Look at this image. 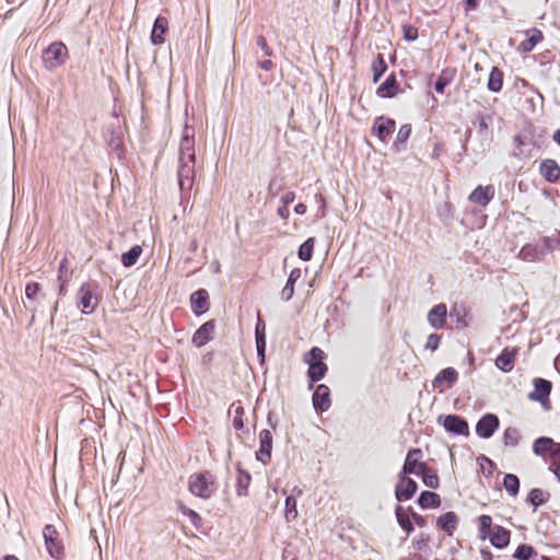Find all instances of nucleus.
Here are the masks:
<instances>
[{"label":"nucleus","mask_w":560,"mask_h":560,"mask_svg":"<svg viewBox=\"0 0 560 560\" xmlns=\"http://www.w3.org/2000/svg\"><path fill=\"white\" fill-rule=\"evenodd\" d=\"M188 489L191 494L198 498L209 499L217 491L218 487L210 471H200L190 475Z\"/></svg>","instance_id":"f257e3e1"},{"label":"nucleus","mask_w":560,"mask_h":560,"mask_svg":"<svg viewBox=\"0 0 560 560\" xmlns=\"http://www.w3.org/2000/svg\"><path fill=\"white\" fill-rule=\"evenodd\" d=\"M97 284L93 282H84L77 292V305L82 314H92L100 303L96 294Z\"/></svg>","instance_id":"f03ea898"},{"label":"nucleus","mask_w":560,"mask_h":560,"mask_svg":"<svg viewBox=\"0 0 560 560\" xmlns=\"http://www.w3.org/2000/svg\"><path fill=\"white\" fill-rule=\"evenodd\" d=\"M67 56V46L61 42H55L43 51V62L48 70H54L66 62Z\"/></svg>","instance_id":"7ed1b4c3"},{"label":"nucleus","mask_w":560,"mask_h":560,"mask_svg":"<svg viewBox=\"0 0 560 560\" xmlns=\"http://www.w3.org/2000/svg\"><path fill=\"white\" fill-rule=\"evenodd\" d=\"M178 159L189 162H196L195 129L194 127L187 124L184 126L182 131Z\"/></svg>","instance_id":"20e7f679"},{"label":"nucleus","mask_w":560,"mask_h":560,"mask_svg":"<svg viewBox=\"0 0 560 560\" xmlns=\"http://www.w3.org/2000/svg\"><path fill=\"white\" fill-rule=\"evenodd\" d=\"M43 536L47 552L55 559L60 560L63 558V546L58 540V532L52 525H46L43 529Z\"/></svg>","instance_id":"39448f33"},{"label":"nucleus","mask_w":560,"mask_h":560,"mask_svg":"<svg viewBox=\"0 0 560 560\" xmlns=\"http://www.w3.org/2000/svg\"><path fill=\"white\" fill-rule=\"evenodd\" d=\"M438 422L443 425L445 431L457 435H468V422L457 415L440 416Z\"/></svg>","instance_id":"423d86ee"},{"label":"nucleus","mask_w":560,"mask_h":560,"mask_svg":"<svg viewBox=\"0 0 560 560\" xmlns=\"http://www.w3.org/2000/svg\"><path fill=\"white\" fill-rule=\"evenodd\" d=\"M195 163L178 159V185L182 191L189 190L195 179Z\"/></svg>","instance_id":"0eeeda50"},{"label":"nucleus","mask_w":560,"mask_h":560,"mask_svg":"<svg viewBox=\"0 0 560 560\" xmlns=\"http://www.w3.org/2000/svg\"><path fill=\"white\" fill-rule=\"evenodd\" d=\"M422 451L420 448H411L405 459L401 475H418L419 471L425 468L427 464L421 462Z\"/></svg>","instance_id":"6e6552de"},{"label":"nucleus","mask_w":560,"mask_h":560,"mask_svg":"<svg viewBox=\"0 0 560 560\" xmlns=\"http://www.w3.org/2000/svg\"><path fill=\"white\" fill-rule=\"evenodd\" d=\"M500 424L499 418L493 413H486L476 424V433L481 439H490L498 430Z\"/></svg>","instance_id":"1a4fd4ad"},{"label":"nucleus","mask_w":560,"mask_h":560,"mask_svg":"<svg viewBox=\"0 0 560 560\" xmlns=\"http://www.w3.org/2000/svg\"><path fill=\"white\" fill-rule=\"evenodd\" d=\"M417 490L418 485L413 479L399 474V480L395 489V497L399 502L410 500Z\"/></svg>","instance_id":"9d476101"},{"label":"nucleus","mask_w":560,"mask_h":560,"mask_svg":"<svg viewBox=\"0 0 560 560\" xmlns=\"http://www.w3.org/2000/svg\"><path fill=\"white\" fill-rule=\"evenodd\" d=\"M259 450L256 453L257 460L266 465L271 458L272 435L269 430H262L259 433Z\"/></svg>","instance_id":"9b49d317"},{"label":"nucleus","mask_w":560,"mask_h":560,"mask_svg":"<svg viewBox=\"0 0 560 560\" xmlns=\"http://www.w3.org/2000/svg\"><path fill=\"white\" fill-rule=\"evenodd\" d=\"M396 122L392 118L380 116L374 120L373 132L381 140L386 141L395 131Z\"/></svg>","instance_id":"f8f14e48"},{"label":"nucleus","mask_w":560,"mask_h":560,"mask_svg":"<svg viewBox=\"0 0 560 560\" xmlns=\"http://www.w3.org/2000/svg\"><path fill=\"white\" fill-rule=\"evenodd\" d=\"M534 390L528 394V399L533 401L544 402L549 397L552 384L550 381L537 377L534 380Z\"/></svg>","instance_id":"ddd939ff"},{"label":"nucleus","mask_w":560,"mask_h":560,"mask_svg":"<svg viewBox=\"0 0 560 560\" xmlns=\"http://www.w3.org/2000/svg\"><path fill=\"white\" fill-rule=\"evenodd\" d=\"M331 405L330 389L327 385L320 384L313 394V406L316 411H327Z\"/></svg>","instance_id":"4468645a"},{"label":"nucleus","mask_w":560,"mask_h":560,"mask_svg":"<svg viewBox=\"0 0 560 560\" xmlns=\"http://www.w3.org/2000/svg\"><path fill=\"white\" fill-rule=\"evenodd\" d=\"M495 195V189L492 185L488 186H477L471 194L469 195V200L472 203H477L481 207H486Z\"/></svg>","instance_id":"2eb2a0df"},{"label":"nucleus","mask_w":560,"mask_h":560,"mask_svg":"<svg viewBox=\"0 0 560 560\" xmlns=\"http://www.w3.org/2000/svg\"><path fill=\"white\" fill-rule=\"evenodd\" d=\"M458 373L454 368L443 369L432 381V386L434 388H440V392L444 390V385L446 388L453 386V384L457 381Z\"/></svg>","instance_id":"dca6fc26"},{"label":"nucleus","mask_w":560,"mask_h":560,"mask_svg":"<svg viewBox=\"0 0 560 560\" xmlns=\"http://www.w3.org/2000/svg\"><path fill=\"white\" fill-rule=\"evenodd\" d=\"M517 354L515 348H504L495 359V366L504 373H509L514 369V362Z\"/></svg>","instance_id":"f3484780"},{"label":"nucleus","mask_w":560,"mask_h":560,"mask_svg":"<svg viewBox=\"0 0 560 560\" xmlns=\"http://www.w3.org/2000/svg\"><path fill=\"white\" fill-rule=\"evenodd\" d=\"M215 324L213 320H208L202 324L192 336V343L200 348L213 338Z\"/></svg>","instance_id":"a211bd4d"},{"label":"nucleus","mask_w":560,"mask_h":560,"mask_svg":"<svg viewBox=\"0 0 560 560\" xmlns=\"http://www.w3.org/2000/svg\"><path fill=\"white\" fill-rule=\"evenodd\" d=\"M190 305L195 314L200 315L209 308V294L205 289H199L190 295Z\"/></svg>","instance_id":"6ab92c4d"},{"label":"nucleus","mask_w":560,"mask_h":560,"mask_svg":"<svg viewBox=\"0 0 560 560\" xmlns=\"http://www.w3.org/2000/svg\"><path fill=\"white\" fill-rule=\"evenodd\" d=\"M446 316H447V307L445 304L440 303V304L434 305L429 311L428 322L433 328L440 329V328H443V326L445 325Z\"/></svg>","instance_id":"aec40b11"},{"label":"nucleus","mask_w":560,"mask_h":560,"mask_svg":"<svg viewBox=\"0 0 560 560\" xmlns=\"http://www.w3.org/2000/svg\"><path fill=\"white\" fill-rule=\"evenodd\" d=\"M168 30V21L164 16H158L154 21L153 28L151 32V42L154 45H161L164 43V35Z\"/></svg>","instance_id":"412c9836"},{"label":"nucleus","mask_w":560,"mask_h":560,"mask_svg":"<svg viewBox=\"0 0 560 560\" xmlns=\"http://www.w3.org/2000/svg\"><path fill=\"white\" fill-rule=\"evenodd\" d=\"M493 547L502 549L510 542V532L502 526H494L489 535Z\"/></svg>","instance_id":"4be33fe9"},{"label":"nucleus","mask_w":560,"mask_h":560,"mask_svg":"<svg viewBox=\"0 0 560 560\" xmlns=\"http://www.w3.org/2000/svg\"><path fill=\"white\" fill-rule=\"evenodd\" d=\"M540 174L549 183H556L560 177V167L553 160H545L540 164Z\"/></svg>","instance_id":"5701e85b"},{"label":"nucleus","mask_w":560,"mask_h":560,"mask_svg":"<svg viewBox=\"0 0 560 560\" xmlns=\"http://www.w3.org/2000/svg\"><path fill=\"white\" fill-rule=\"evenodd\" d=\"M558 443H556L551 438L540 436L534 441L533 452L537 456H544L546 453H550L552 457V453L556 450Z\"/></svg>","instance_id":"b1692460"},{"label":"nucleus","mask_w":560,"mask_h":560,"mask_svg":"<svg viewBox=\"0 0 560 560\" xmlns=\"http://www.w3.org/2000/svg\"><path fill=\"white\" fill-rule=\"evenodd\" d=\"M398 91L395 74H390L376 90V95L382 98L394 97Z\"/></svg>","instance_id":"393cba45"},{"label":"nucleus","mask_w":560,"mask_h":560,"mask_svg":"<svg viewBox=\"0 0 560 560\" xmlns=\"http://www.w3.org/2000/svg\"><path fill=\"white\" fill-rule=\"evenodd\" d=\"M252 481V476L248 471L242 469L241 464H237V478H236V493L240 497L248 494V487Z\"/></svg>","instance_id":"a878e982"},{"label":"nucleus","mask_w":560,"mask_h":560,"mask_svg":"<svg viewBox=\"0 0 560 560\" xmlns=\"http://www.w3.org/2000/svg\"><path fill=\"white\" fill-rule=\"evenodd\" d=\"M458 524V516L454 512H446L441 515L436 525L441 529L445 530L447 535L452 536Z\"/></svg>","instance_id":"bb28decb"},{"label":"nucleus","mask_w":560,"mask_h":560,"mask_svg":"<svg viewBox=\"0 0 560 560\" xmlns=\"http://www.w3.org/2000/svg\"><path fill=\"white\" fill-rule=\"evenodd\" d=\"M544 256V249L538 245L526 244L518 253V258L524 261H537Z\"/></svg>","instance_id":"cd10ccee"},{"label":"nucleus","mask_w":560,"mask_h":560,"mask_svg":"<svg viewBox=\"0 0 560 560\" xmlns=\"http://www.w3.org/2000/svg\"><path fill=\"white\" fill-rule=\"evenodd\" d=\"M327 370L328 368L324 362H310L307 376L311 388L315 382L320 381L325 376Z\"/></svg>","instance_id":"c85d7f7f"},{"label":"nucleus","mask_w":560,"mask_h":560,"mask_svg":"<svg viewBox=\"0 0 560 560\" xmlns=\"http://www.w3.org/2000/svg\"><path fill=\"white\" fill-rule=\"evenodd\" d=\"M301 278V269L294 268L291 270L284 288L281 291V299L289 301L294 294V284Z\"/></svg>","instance_id":"c756f323"},{"label":"nucleus","mask_w":560,"mask_h":560,"mask_svg":"<svg viewBox=\"0 0 560 560\" xmlns=\"http://www.w3.org/2000/svg\"><path fill=\"white\" fill-rule=\"evenodd\" d=\"M527 38L521 43V49L524 52L532 51L535 46L542 40V33L537 28L527 31Z\"/></svg>","instance_id":"7c9ffc66"},{"label":"nucleus","mask_w":560,"mask_h":560,"mask_svg":"<svg viewBox=\"0 0 560 560\" xmlns=\"http://www.w3.org/2000/svg\"><path fill=\"white\" fill-rule=\"evenodd\" d=\"M503 86V72L498 68L493 67L490 71L487 88L490 92L499 93Z\"/></svg>","instance_id":"2f4dec72"},{"label":"nucleus","mask_w":560,"mask_h":560,"mask_svg":"<svg viewBox=\"0 0 560 560\" xmlns=\"http://www.w3.org/2000/svg\"><path fill=\"white\" fill-rule=\"evenodd\" d=\"M418 504L421 509L439 508L441 505V498L435 492L423 491L418 498Z\"/></svg>","instance_id":"473e14b6"},{"label":"nucleus","mask_w":560,"mask_h":560,"mask_svg":"<svg viewBox=\"0 0 560 560\" xmlns=\"http://www.w3.org/2000/svg\"><path fill=\"white\" fill-rule=\"evenodd\" d=\"M104 139L107 142L108 147L113 151L119 152L121 150L122 139H121L120 131H118L114 128H110V129L108 128L104 132ZM118 155H120V153H118Z\"/></svg>","instance_id":"72a5a7b5"},{"label":"nucleus","mask_w":560,"mask_h":560,"mask_svg":"<svg viewBox=\"0 0 560 560\" xmlns=\"http://www.w3.org/2000/svg\"><path fill=\"white\" fill-rule=\"evenodd\" d=\"M549 499V492H546L539 488H534L528 493L526 501L534 506V510H536L538 506L546 503Z\"/></svg>","instance_id":"f704fd0d"},{"label":"nucleus","mask_w":560,"mask_h":560,"mask_svg":"<svg viewBox=\"0 0 560 560\" xmlns=\"http://www.w3.org/2000/svg\"><path fill=\"white\" fill-rule=\"evenodd\" d=\"M395 515L397 518V523L407 533V535L413 532L415 527L410 520L411 514L409 515L401 505L396 506Z\"/></svg>","instance_id":"c9c22d12"},{"label":"nucleus","mask_w":560,"mask_h":560,"mask_svg":"<svg viewBox=\"0 0 560 560\" xmlns=\"http://www.w3.org/2000/svg\"><path fill=\"white\" fill-rule=\"evenodd\" d=\"M411 135V126L409 124L402 125L396 136V140L393 143V148L396 152H401L406 149V142Z\"/></svg>","instance_id":"e433bc0d"},{"label":"nucleus","mask_w":560,"mask_h":560,"mask_svg":"<svg viewBox=\"0 0 560 560\" xmlns=\"http://www.w3.org/2000/svg\"><path fill=\"white\" fill-rule=\"evenodd\" d=\"M417 476H420L423 483L431 489L439 488L440 479L435 470L431 469L428 465L424 469L419 471Z\"/></svg>","instance_id":"4c0bfd02"},{"label":"nucleus","mask_w":560,"mask_h":560,"mask_svg":"<svg viewBox=\"0 0 560 560\" xmlns=\"http://www.w3.org/2000/svg\"><path fill=\"white\" fill-rule=\"evenodd\" d=\"M142 254V248L139 245L132 246L128 252L121 255V262L125 267H132L137 264L140 255Z\"/></svg>","instance_id":"58836bf2"},{"label":"nucleus","mask_w":560,"mask_h":560,"mask_svg":"<svg viewBox=\"0 0 560 560\" xmlns=\"http://www.w3.org/2000/svg\"><path fill=\"white\" fill-rule=\"evenodd\" d=\"M386 70L387 65L384 56L382 54H377L376 58L372 63L373 82H378L382 75L386 72Z\"/></svg>","instance_id":"ea45409f"},{"label":"nucleus","mask_w":560,"mask_h":560,"mask_svg":"<svg viewBox=\"0 0 560 560\" xmlns=\"http://www.w3.org/2000/svg\"><path fill=\"white\" fill-rule=\"evenodd\" d=\"M503 487L511 497L517 495L520 491L518 477L514 474H506L503 478Z\"/></svg>","instance_id":"a19ab883"},{"label":"nucleus","mask_w":560,"mask_h":560,"mask_svg":"<svg viewBox=\"0 0 560 560\" xmlns=\"http://www.w3.org/2000/svg\"><path fill=\"white\" fill-rule=\"evenodd\" d=\"M315 240L313 237L307 238L299 248V258L308 261L313 256Z\"/></svg>","instance_id":"79ce46f5"},{"label":"nucleus","mask_w":560,"mask_h":560,"mask_svg":"<svg viewBox=\"0 0 560 560\" xmlns=\"http://www.w3.org/2000/svg\"><path fill=\"white\" fill-rule=\"evenodd\" d=\"M284 516L287 522H292L298 517L296 499L294 495H288L285 499Z\"/></svg>","instance_id":"37998d69"},{"label":"nucleus","mask_w":560,"mask_h":560,"mask_svg":"<svg viewBox=\"0 0 560 560\" xmlns=\"http://www.w3.org/2000/svg\"><path fill=\"white\" fill-rule=\"evenodd\" d=\"M521 440V434L516 428L509 427L503 434L505 445L516 446Z\"/></svg>","instance_id":"c03bdc74"},{"label":"nucleus","mask_w":560,"mask_h":560,"mask_svg":"<svg viewBox=\"0 0 560 560\" xmlns=\"http://www.w3.org/2000/svg\"><path fill=\"white\" fill-rule=\"evenodd\" d=\"M534 555H536L535 549L530 545L523 544L516 548L513 557L517 560H528Z\"/></svg>","instance_id":"a18cd8bd"},{"label":"nucleus","mask_w":560,"mask_h":560,"mask_svg":"<svg viewBox=\"0 0 560 560\" xmlns=\"http://www.w3.org/2000/svg\"><path fill=\"white\" fill-rule=\"evenodd\" d=\"M452 75H450L448 70H443L434 84V90L439 94H443L445 88L451 83Z\"/></svg>","instance_id":"49530a36"},{"label":"nucleus","mask_w":560,"mask_h":560,"mask_svg":"<svg viewBox=\"0 0 560 560\" xmlns=\"http://www.w3.org/2000/svg\"><path fill=\"white\" fill-rule=\"evenodd\" d=\"M451 317H456V322L460 327H467L468 322L465 319L466 317V310L463 305H454L450 313Z\"/></svg>","instance_id":"de8ad7c7"},{"label":"nucleus","mask_w":560,"mask_h":560,"mask_svg":"<svg viewBox=\"0 0 560 560\" xmlns=\"http://www.w3.org/2000/svg\"><path fill=\"white\" fill-rule=\"evenodd\" d=\"M179 510L182 511V513L184 515L188 516L189 521L192 523V525L195 527H199L200 526L201 517H200V515L196 511H194V510H191V509H189V508H187V506H185L183 504L179 505Z\"/></svg>","instance_id":"09e8293b"},{"label":"nucleus","mask_w":560,"mask_h":560,"mask_svg":"<svg viewBox=\"0 0 560 560\" xmlns=\"http://www.w3.org/2000/svg\"><path fill=\"white\" fill-rule=\"evenodd\" d=\"M256 341H266V324L258 313V318L255 327Z\"/></svg>","instance_id":"8fccbe9b"},{"label":"nucleus","mask_w":560,"mask_h":560,"mask_svg":"<svg viewBox=\"0 0 560 560\" xmlns=\"http://www.w3.org/2000/svg\"><path fill=\"white\" fill-rule=\"evenodd\" d=\"M325 358V352L317 347L312 348L306 354L305 361L310 364V362H323Z\"/></svg>","instance_id":"3c124183"},{"label":"nucleus","mask_w":560,"mask_h":560,"mask_svg":"<svg viewBox=\"0 0 560 560\" xmlns=\"http://www.w3.org/2000/svg\"><path fill=\"white\" fill-rule=\"evenodd\" d=\"M40 293V285L37 282H28L25 287V298L30 301L36 299Z\"/></svg>","instance_id":"603ef678"},{"label":"nucleus","mask_w":560,"mask_h":560,"mask_svg":"<svg viewBox=\"0 0 560 560\" xmlns=\"http://www.w3.org/2000/svg\"><path fill=\"white\" fill-rule=\"evenodd\" d=\"M480 532L483 536L490 535L492 530V518L489 515H481L479 517Z\"/></svg>","instance_id":"864d4df0"},{"label":"nucleus","mask_w":560,"mask_h":560,"mask_svg":"<svg viewBox=\"0 0 560 560\" xmlns=\"http://www.w3.org/2000/svg\"><path fill=\"white\" fill-rule=\"evenodd\" d=\"M430 541V536L425 533H420L417 538L412 540V547L417 550H423Z\"/></svg>","instance_id":"5fc2aeb1"},{"label":"nucleus","mask_w":560,"mask_h":560,"mask_svg":"<svg viewBox=\"0 0 560 560\" xmlns=\"http://www.w3.org/2000/svg\"><path fill=\"white\" fill-rule=\"evenodd\" d=\"M477 118V122H478V132L479 133H485L488 131L489 129V121L491 120V116L490 115H482V114H478L476 116Z\"/></svg>","instance_id":"6e6d98bb"},{"label":"nucleus","mask_w":560,"mask_h":560,"mask_svg":"<svg viewBox=\"0 0 560 560\" xmlns=\"http://www.w3.org/2000/svg\"><path fill=\"white\" fill-rule=\"evenodd\" d=\"M441 336L438 334H431L428 337L427 343L424 346L425 349L431 351H435L440 346Z\"/></svg>","instance_id":"4d7b16f0"},{"label":"nucleus","mask_w":560,"mask_h":560,"mask_svg":"<svg viewBox=\"0 0 560 560\" xmlns=\"http://www.w3.org/2000/svg\"><path fill=\"white\" fill-rule=\"evenodd\" d=\"M256 45L264 51L267 57L272 56V49L268 46L266 38L262 35L257 36Z\"/></svg>","instance_id":"13d9d810"},{"label":"nucleus","mask_w":560,"mask_h":560,"mask_svg":"<svg viewBox=\"0 0 560 560\" xmlns=\"http://www.w3.org/2000/svg\"><path fill=\"white\" fill-rule=\"evenodd\" d=\"M257 357L260 364L265 363L266 341H256Z\"/></svg>","instance_id":"bf43d9fd"},{"label":"nucleus","mask_w":560,"mask_h":560,"mask_svg":"<svg viewBox=\"0 0 560 560\" xmlns=\"http://www.w3.org/2000/svg\"><path fill=\"white\" fill-rule=\"evenodd\" d=\"M404 37L407 40H415L418 37L417 28H415L412 26H405L404 27Z\"/></svg>","instance_id":"052dcab7"},{"label":"nucleus","mask_w":560,"mask_h":560,"mask_svg":"<svg viewBox=\"0 0 560 560\" xmlns=\"http://www.w3.org/2000/svg\"><path fill=\"white\" fill-rule=\"evenodd\" d=\"M295 199V194L293 191H287L281 197L282 205L289 206Z\"/></svg>","instance_id":"680f3d73"},{"label":"nucleus","mask_w":560,"mask_h":560,"mask_svg":"<svg viewBox=\"0 0 560 560\" xmlns=\"http://www.w3.org/2000/svg\"><path fill=\"white\" fill-rule=\"evenodd\" d=\"M411 518L419 527H424L427 524L425 518L416 512H411Z\"/></svg>","instance_id":"e2e57ef3"},{"label":"nucleus","mask_w":560,"mask_h":560,"mask_svg":"<svg viewBox=\"0 0 560 560\" xmlns=\"http://www.w3.org/2000/svg\"><path fill=\"white\" fill-rule=\"evenodd\" d=\"M514 143L517 145V148L514 150L513 155L516 158H520L522 155V151L520 150L521 145L524 143L521 136L514 137Z\"/></svg>","instance_id":"0e129e2a"},{"label":"nucleus","mask_w":560,"mask_h":560,"mask_svg":"<svg viewBox=\"0 0 560 560\" xmlns=\"http://www.w3.org/2000/svg\"><path fill=\"white\" fill-rule=\"evenodd\" d=\"M278 215L283 219V220H287L290 215V211H289V208L288 206L285 205H282L281 207L278 208Z\"/></svg>","instance_id":"69168bd1"},{"label":"nucleus","mask_w":560,"mask_h":560,"mask_svg":"<svg viewBox=\"0 0 560 560\" xmlns=\"http://www.w3.org/2000/svg\"><path fill=\"white\" fill-rule=\"evenodd\" d=\"M550 464H557L560 466V443L557 444L556 450L552 453V460Z\"/></svg>","instance_id":"338daca9"},{"label":"nucleus","mask_w":560,"mask_h":560,"mask_svg":"<svg viewBox=\"0 0 560 560\" xmlns=\"http://www.w3.org/2000/svg\"><path fill=\"white\" fill-rule=\"evenodd\" d=\"M549 470L556 476V478L560 482V466L557 464H550Z\"/></svg>","instance_id":"774afa93"}]
</instances>
